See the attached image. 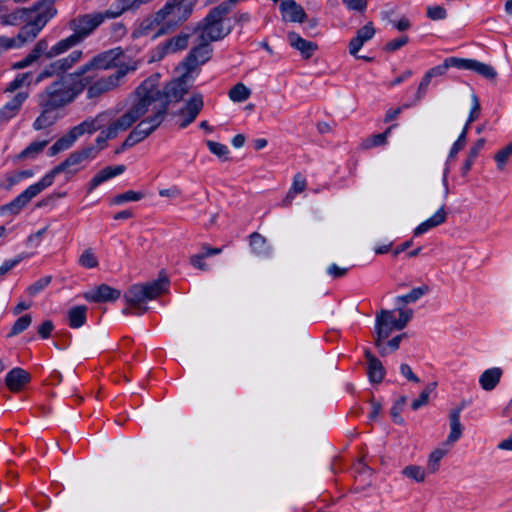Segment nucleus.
Masks as SVG:
<instances>
[{
	"mask_svg": "<svg viewBox=\"0 0 512 512\" xmlns=\"http://www.w3.org/2000/svg\"><path fill=\"white\" fill-rule=\"evenodd\" d=\"M394 126L388 127L383 133L372 135L366 138L361 146L363 149H371L372 147L384 145Z\"/></svg>",
	"mask_w": 512,
	"mask_h": 512,
	"instance_id": "40",
	"label": "nucleus"
},
{
	"mask_svg": "<svg viewBox=\"0 0 512 512\" xmlns=\"http://www.w3.org/2000/svg\"><path fill=\"white\" fill-rule=\"evenodd\" d=\"M413 316L411 309H399L398 329H404Z\"/></svg>",
	"mask_w": 512,
	"mask_h": 512,
	"instance_id": "64",
	"label": "nucleus"
},
{
	"mask_svg": "<svg viewBox=\"0 0 512 512\" xmlns=\"http://www.w3.org/2000/svg\"><path fill=\"white\" fill-rule=\"evenodd\" d=\"M407 43H408V37L401 36L398 39H394V40L386 43L385 50L389 51V52H394V51L400 49L401 47H403L404 45H406Z\"/></svg>",
	"mask_w": 512,
	"mask_h": 512,
	"instance_id": "60",
	"label": "nucleus"
},
{
	"mask_svg": "<svg viewBox=\"0 0 512 512\" xmlns=\"http://www.w3.org/2000/svg\"><path fill=\"white\" fill-rule=\"evenodd\" d=\"M76 138L69 130L65 135H63L61 138H59L49 149H48V156L53 157L57 155L58 153L68 150L73 146V144L76 142Z\"/></svg>",
	"mask_w": 512,
	"mask_h": 512,
	"instance_id": "35",
	"label": "nucleus"
},
{
	"mask_svg": "<svg viewBox=\"0 0 512 512\" xmlns=\"http://www.w3.org/2000/svg\"><path fill=\"white\" fill-rule=\"evenodd\" d=\"M447 219V213L444 206H441L430 218L419 224L413 231L414 236H420L430 229L440 226Z\"/></svg>",
	"mask_w": 512,
	"mask_h": 512,
	"instance_id": "28",
	"label": "nucleus"
},
{
	"mask_svg": "<svg viewBox=\"0 0 512 512\" xmlns=\"http://www.w3.org/2000/svg\"><path fill=\"white\" fill-rule=\"evenodd\" d=\"M76 71L60 76L38 95V105L60 109L71 103L80 94L86 83V78L78 80Z\"/></svg>",
	"mask_w": 512,
	"mask_h": 512,
	"instance_id": "3",
	"label": "nucleus"
},
{
	"mask_svg": "<svg viewBox=\"0 0 512 512\" xmlns=\"http://www.w3.org/2000/svg\"><path fill=\"white\" fill-rule=\"evenodd\" d=\"M29 381L30 374L22 368H13L5 378V383L12 392L20 391Z\"/></svg>",
	"mask_w": 512,
	"mask_h": 512,
	"instance_id": "25",
	"label": "nucleus"
},
{
	"mask_svg": "<svg viewBox=\"0 0 512 512\" xmlns=\"http://www.w3.org/2000/svg\"><path fill=\"white\" fill-rule=\"evenodd\" d=\"M144 197L142 192H135L133 190H128L122 194L115 196L113 199L114 204H122L129 201H139Z\"/></svg>",
	"mask_w": 512,
	"mask_h": 512,
	"instance_id": "50",
	"label": "nucleus"
},
{
	"mask_svg": "<svg viewBox=\"0 0 512 512\" xmlns=\"http://www.w3.org/2000/svg\"><path fill=\"white\" fill-rule=\"evenodd\" d=\"M375 35V28L371 22L360 28L356 36L349 43V52L356 56L361 47Z\"/></svg>",
	"mask_w": 512,
	"mask_h": 512,
	"instance_id": "24",
	"label": "nucleus"
},
{
	"mask_svg": "<svg viewBox=\"0 0 512 512\" xmlns=\"http://www.w3.org/2000/svg\"><path fill=\"white\" fill-rule=\"evenodd\" d=\"M78 151L83 156L85 161H89L96 158V156L99 153V148H97L94 145H89L81 149H78Z\"/></svg>",
	"mask_w": 512,
	"mask_h": 512,
	"instance_id": "61",
	"label": "nucleus"
},
{
	"mask_svg": "<svg viewBox=\"0 0 512 512\" xmlns=\"http://www.w3.org/2000/svg\"><path fill=\"white\" fill-rule=\"evenodd\" d=\"M54 330V324L51 320H45L39 327H38V334L41 338L47 339L50 337L52 331Z\"/></svg>",
	"mask_w": 512,
	"mask_h": 512,
	"instance_id": "63",
	"label": "nucleus"
},
{
	"mask_svg": "<svg viewBox=\"0 0 512 512\" xmlns=\"http://www.w3.org/2000/svg\"><path fill=\"white\" fill-rule=\"evenodd\" d=\"M55 1L56 0H40L32 8L22 9L21 17L26 20H32L38 27L43 29L47 22L57 13Z\"/></svg>",
	"mask_w": 512,
	"mask_h": 512,
	"instance_id": "13",
	"label": "nucleus"
},
{
	"mask_svg": "<svg viewBox=\"0 0 512 512\" xmlns=\"http://www.w3.org/2000/svg\"><path fill=\"white\" fill-rule=\"evenodd\" d=\"M307 187V181L301 173H296L293 177V182L290 189L296 194L302 193Z\"/></svg>",
	"mask_w": 512,
	"mask_h": 512,
	"instance_id": "55",
	"label": "nucleus"
},
{
	"mask_svg": "<svg viewBox=\"0 0 512 512\" xmlns=\"http://www.w3.org/2000/svg\"><path fill=\"white\" fill-rule=\"evenodd\" d=\"M168 287L169 279L166 276L160 277L151 282L131 286L124 295L129 307L125 308L123 313L131 314V309L140 310L137 313L138 315L146 312L147 307H142V304L165 293L168 290Z\"/></svg>",
	"mask_w": 512,
	"mask_h": 512,
	"instance_id": "4",
	"label": "nucleus"
},
{
	"mask_svg": "<svg viewBox=\"0 0 512 512\" xmlns=\"http://www.w3.org/2000/svg\"><path fill=\"white\" fill-rule=\"evenodd\" d=\"M250 246L254 253L257 255H268L270 253V246L268 245L267 239L259 234L253 232L250 236Z\"/></svg>",
	"mask_w": 512,
	"mask_h": 512,
	"instance_id": "39",
	"label": "nucleus"
},
{
	"mask_svg": "<svg viewBox=\"0 0 512 512\" xmlns=\"http://www.w3.org/2000/svg\"><path fill=\"white\" fill-rule=\"evenodd\" d=\"M51 276H45L43 278L38 279L32 285L27 288V293L30 296H35L40 293L44 288H46L51 282Z\"/></svg>",
	"mask_w": 512,
	"mask_h": 512,
	"instance_id": "52",
	"label": "nucleus"
},
{
	"mask_svg": "<svg viewBox=\"0 0 512 512\" xmlns=\"http://www.w3.org/2000/svg\"><path fill=\"white\" fill-rule=\"evenodd\" d=\"M28 92H18L9 102L0 109V123H5L14 118L20 111L24 102L28 99Z\"/></svg>",
	"mask_w": 512,
	"mask_h": 512,
	"instance_id": "22",
	"label": "nucleus"
},
{
	"mask_svg": "<svg viewBox=\"0 0 512 512\" xmlns=\"http://www.w3.org/2000/svg\"><path fill=\"white\" fill-rule=\"evenodd\" d=\"M40 108L41 113L33 123V128L35 130L46 129L55 124L56 121L60 118V115L57 112L58 109L46 106H40Z\"/></svg>",
	"mask_w": 512,
	"mask_h": 512,
	"instance_id": "30",
	"label": "nucleus"
},
{
	"mask_svg": "<svg viewBox=\"0 0 512 512\" xmlns=\"http://www.w3.org/2000/svg\"><path fill=\"white\" fill-rule=\"evenodd\" d=\"M32 317L29 314L23 315L16 320L8 336H15L25 331L31 324Z\"/></svg>",
	"mask_w": 512,
	"mask_h": 512,
	"instance_id": "48",
	"label": "nucleus"
},
{
	"mask_svg": "<svg viewBox=\"0 0 512 512\" xmlns=\"http://www.w3.org/2000/svg\"><path fill=\"white\" fill-rule=\"evenodd\" d=\"M129 10L132 9L128 0H115L109 9L99 12L102 14L104 21H106L116 19Z\"/></svg>",
	"mask_w": 512,
	"mask_h": 512,
	"instance_id": "34",
	"label": "nucleus"
},
{
	"mask_svg": "<svg viewBox=\"0 0 512 512\" xmlns=\"http://www.w3.org/2000/svg\"><path fill=\"white\" fill-rule=\"evenodd\" d=\"M349 10L362 12L367 8V0H342Z\"/></svg>",
	"mask_w": 512,
	"mask_h": 512,
	"instance_id": "62",
	"label": "nucleus"
},
{
	"mask_svg": "<svg viewBox=\"0 0 512 512\" xmlns=\"http://www.w3.org/2000/svg\"><path fill=\"white\" fill-rule=\"evenodd\" d=\"M196 3L197 0H167L161 9L142 22L141 27L143 30L158 27L156 36L165 34L187 21Z\"/></svg>",
	"mask_w": 512,
	"mask_h": 512,
	"instance_id": "2",
	"label": "nucleus"
},
{
	"mask_svg": "<svg viewBox=\"0 0 512 512\" xmlns=\"http://www.w3.org/2000/svg\"><path fill=\"white\" fill-rule=\"evenodd\" d=\"M512 155V142L499 150L495 156L494 159L497 164V168L502 171L507 164L510 156Z\"/></svg>",
	"mask_w": 512,
	"mask_h": 512,
	"instance_id": "47",
	"label": "nucleus"
},
{
	"mask_svg": "<svg viewBox=\"0 0 512 512\" xmlns=\"http://www.w3.org/2000/svg\"><path fill=\"white\" fill-rule=\"evenodd\" d=\"M41 30L42 28L38 27L32 20H27V24L20 29L17 36L13 37V40L17 44L16 48L33 41Z\"/></svg>",
	"mask_w": 512,
	"mask_h": 512,
	"instance_id": "31",
	"label": "nucleus"
},
{
	"mask_svg": "<svg viewBox=\"0 0 512 512\" xmlns=\"http://www.w3.org/2000/svg\"><path fill=\"white\" fill-rule=\"evenodd\" d=\"M123 56L121 48H114L93 56L88 62L76 70V76L82 77L91 70H110L121 66L120 58Z\"/></svg>",
	"mask_w": 512,
	"mask_h": 512,
	"instance_id": "10",
	"label": "nucleus"
},
{
	"mask_svg": "<svg viewBox=\"0 0 512 512\" xmlns=\"http://www.w3.org/2000/svg\"><path fill=\"white\" fill-rule=\"evenodd\" d=\"M427 16L432 20H441L446 17V10L442 6L428 7Z\"/></svg>",
	"mask_w": 512,
	"mask_h": 512,
	"instance_id": "59",
	"label": "nucleus"
},
{
	"mask_svg": "<svg viewBox=\"0 0 512 512\" xmlns=\"http://www.w3.org/2000/svg\"><path fill=\"white\" fill-rule=\"evenodd\" d=\"M449 68L455 67L458 69L463 70H472V63L474 59H463V58H457V57H449L446 58Z\"/></svg>",
	"mask_w": 512,
	"mask_h": 512,
	"instance_id": "54",
	"label": "nucleus"
},
{
	"mask_svg": "<svg viewBox=\"0 0 512 512\" xmlns=\"http://www.w3.org/2000/svg\"><path fill=\"white\" fill-rule=\"evenodd\" d=\"M203 105V96L201 94H194L178 113L181 118L179 127L183 129L194 122L202 110Z\"/></svg>",
	"mask_w": 512,
	"mask_h": 512,
	"instance_id": "18",
	"label": "nucleus"
},
{
	"mask_svg": "<svg viewBox=\"0 0 512 512\" xmlns=\"http://www.w3.org/2000/svg\"><path fill=\"white\" fill-rule=\"evenodd\" d=\"M437 382H431L425 386L423 391L421 392L419 398L415 399L411 403V408L413 410H418L422 406L426 405L429 402L430 394L436 389Z\"/></svg>",
	"mask_w": 512,
	"mask_h": 512,
	"instance_id": "44",
	"label": "nucleus"
},
{
	"mask_svg": "<svg viewBox=\"0 0 512 512\" xmlns=\"http://www.w3.org/2000/svg\"><path fill=\"white\" fill-rule=\"evenodd\" d=\"M280 10L283 15V19L290 21V22H303L307 15L299 4H297L295 1H283L280 4Z\"/></svg>",
	"mask_w": 512,
	"mask_h": 512,
	"instance_id": "27",
	"label": "nucleus"
},
{
	"mask_svg": "<svg viewBox=\"0 0 512 512\" xmlns=\"http://www.w3.org/2000/svg\"><path fill=\"white\" fill-rule=\"evenodd\" d=\"M229 98L233 102H243L251 95V90L243 83H237L229 90Z\"/></svg>",
	"mask_w": 512,
	"mask_h": 512,
	"instance_id": "43",
	"label": "nucleus"
},
{
	"mask_svg": "<svg viewBox=\"0 0 512 512\" xmlns=\"http://www.w3.org/2000/svg\"><path fill=\"white\" fill-rule=\"evenodd\" d=\"M138 69V61H132L128 64H122L118 69L107 76H103L93 82L87 88V98L94 99L110 91L121 87L126 75Z\"/></svg>",
	"mask_w": 512,
	"mask_h": 512,
	"instance_id": "8",
	"label": "nucleus"
},
{
	"mask_svg": "<svg viewBox=\"0 0 512 512\" xmlns=\"http://www.w3.org/2000/svg\"><path fill=\"white\" fill-rule=\"evenodd\" d=\"M78 262L82 267L88 269L96 268L98 266V259L91 248L83 251Z\"/></svg>",
	"mask_w": 512,
	"mask_h": 512,
	"instance_id": "46",
	"label": "nucleus"
},
{
	"mask_svg": "<svg viewBox=\"0 0 512 512\" xmlns=\"http://www.w3.org/2000/svg\"><path fill=\"white\" fill-rule=\"evenodd\" d=\"M461 408H454L449 413L450 433L443 443L444 447L452 448L462 437L464 427L460 422Z\"/></svg>",
	"mask_w": 512,
	"mask_h": 512,
	"instance_id": "21",
	"label": "nucleus"
},
{
	"mask_svg": "<svg viewBox=\"0 0 512 512\" xmlns=\"http://www.w3.org/2000/svg\"><path fill=\"white\" fill-rule=\"evenodd\" d=\"M87 306L79 305L72 307L68 310V324L71 328L77 329L82 327L86 323Z\"/></svg>",
	"mask_w": 512,
	"mask_h": 512,
	"instance_id": "33",
	"label": "nucleus"
},
{
	"mask_svg": "<svg viewBox=\"0 0 512 512\" xmlns=\"http://www.w3.org/2000/svg\"><path fill=\"white\" fill-rule=\"evenodd\" d=\"M429 292V287L427 285H422L417 288H413L408 294L398 296L396 301L403 304L413 303L420 299L423 295Z\"/></svg>",
	"mask_w": 512,
	"mask_h": 512,
	"instance_id": "42",
	"label": "nucleus"
},
{
	"mask_svg": "<svg viewBox=\"0 0 512 512\" xmlns=\"http://www.w3.org/2000/svg\"><path fill=\"white\" fill-rule=\"evenodd\" d=\"M45 188H47V186L44 184L42 179L39 182L30 185L26 190H24L10 203L2 205L0 207V216L6 214H18L22 210V208H24L31 201L32 198L37 196Z\"/></svg>",
	"mask_w": 512,
	"mask_h": 512,
	"instance_id": "14",
	"label": "nucleus"
},
{
	"mask_svg": "<svg viewBox=\"0 0 512 512\" xmlns=\"http://www.w3.org/2000/svg\"><path fill=\"white\" fill-rule=\"evenodd\" d=\"M402 475L417 482L422 483L426 479V471L418 465H408L402 470Z\"/></svg>",
	"mask_w": 512,
	"mask_h": 512,
	"instance_id": "41",
	"label": "nucleus"
},
{
	"mask_svg": "<svg viewBox=\"0 0 512 512\" xmlns=\"http://www.w3.org/2000/svg\"><path fill=\"white\" fill-rule=\"evenodd\" d=\"M83 162H85L83 156L78 150H76L72 152L62 163L55 166L50 172L42 177V181L47 187H49L52 185L55 177L60 173L65 172L68 175H75L80 170V168L76 167L80 166Z\"/></svg>",
	"mask_w": 512,
	"mask_h": 512,
	"instance_id": "15",
	"label": "nucleus"
},
{
	"mask_svg": "<svg viewBox=\"0 0 512 512\" xmlns=\"http://www.w3.org/2000/svg\"><path fill=\"white\" fill-rule=\"evenodd\" d=\"M190 35L187 33H180L179 35L171 38L163 45L165 53H175L187 48Z\"/></svg>",
	"mask_w": 512,
	"mask_h": 512,
	"instance_id": "36",
	"label": "nucleus"
},
{
	"mask_svg": "<svg viewBox=\"0 0 512 512\" xmlns=\"http://www.w3.org/2000/svg\"><path fill=\"white\" fill-rule=\"evenodd\" d=\"M226 16L223 9L217 6L212 8L194 28L196 38L202 43H211L226 37L231 31L230 28L224 26L223 20Z\"/></svg>",
	"mask_w": 512,
	"mask_h": 512,
	"instance_id": "6",
	"label": "nucleus"
},
{
	"mask_svg": "<svg viewBox=\"0 0 512 512\" xmlns=\"http://www.w3.org/2000/svg\"><path fill=\"white\" fill-rule=\"evenodd\" d=\"M83 57L82 50H74L66 57L57 59L47 65L37 76L36 83L55 75H66L65 73L77 64Z\"/></svg>",
	"mask_w": 512,
	"mask_h": 512,
	"instance_id": "12",
	"label": "nucleus"
},
{
	"mask_svg": "<svg viewBox=\"0 0 512 512\" xmlns=\"http://www.w3.org/2000/svg\"><path fill=\"white\" fill-rule=\"evenodd\" d=\"M126 167L124 165L117 166H107L99 171L89 182L88 184V193L92 192L96 187H98L103 182L122 174L125 171Z\"/></svg>",
	"mask_w": 512,
	"mask_h": 512,
	"instance_id": "26",
	"label": "nucleus"
},
{
	"mask_svg": "<svg viewBox=\"0 0 512 512\" xmlns=\"http://www.w3.org/2000/svg\"><path fill=\"white\" fill-rule=\"evenodd\" d=\"M432 77L429 76V74L425 73L423 76L421 82L419 83L416 95H415V103L422 100V98L425 96L428 86L431 82Z\"/></svg>",
	"mask_w": 512,
	"mask_h": 512,
	"instance_id": "56",
	"label": "nucleus"
},
{
	"mask_svg": "<svg viewBox=\"0 0 512 512\" xmlns=\"http://www.w3.org/2000/svg\"><path fill=\"white\" fill-rule=\"evenodd\" d=\"M407 401V398L405 396L399 397V399L394 403L390 410L391 417L393 421L397 424L403 423V418L401 417V412L403 410V407Z\"/></svg>",
	"mask_w": 512,
	"mask_h": 512,
	"instance_id": "51",
	"label": "nucleus"
},
{
	"mask_svg": "<svg viewBox=\"0 0 512 512\" xmlns=\"http://www.w3.org/2000/svg\"><path fill=\"white\" fill-rule=\"evenodd\" d=\"M287 37L289 44L298 50L305 59H309L318 49V45L315 42L305 40L295 32H289Z\"/></svg>",
	"mask_w": 512,
	"mask_h": 512,
	"instance_id": "23",
	"label": "nucleus"
},
{
	"mask_svg": "<svg viewBox=\"0 0 512 512\" xmlns=\"http://www.w3.org/2000/svg\"><path fill=\"white\" fill-rule=\"evenodd\" d=\"M104 22L102 14L98 11L79 14L70 19L68 28L72 31V34L64 38L69 49L90 37Z\"/></svg>",
	"mask_w": 512,
	"mask_h": 512,
	"instance_id": "7",
	"label": "nucleus"
},
{
	"mask_svg": "<svg viewBox=\"0 0 512 512\" xmlns=\"http://www.w3.org/2000/svg\"><path fill=\"white\" fill-rule=\"evenodd\" d=\"M502 374H503V371L499 367H493V368L487 369L481 374V376L479 378V384L481 385V387L484 390L491 391L500 382Z\"/></svg>",
	"mask_w": 512,
	"mask_h": 512,
	"instance_id": "32",
	"label": "nucleus"
},
{
	"mask_svg": "<svg viewBox=\"0 0 512 512\" xmlns=\"http://www.w3.org/2000/svg\"><path fill=\"white\" fill-rule=\"evenodd\" d=\"M196 46L189 52L184 61L181 63L182 67L191 73L195 68L207 62L212 53V49L209 47L210 43H202L198 38L195 39Z\"/></svg>",
	"mask_w": 512,
	"mask_h": 512,
	"instance_id": "16",
	"label": "nucleus"
},
{
	"mask_svg": "<svg viewBox=\"0 0 512 512\" xmlns=\"http://www.w3.org/2000/svg\"><path fill=\"white\" fill-rule=\"evenodd\" d=\"M120 296L121 292L119 290L106 284H101L95 289L84 293L83 295L87 301L94 303L113 302L119 299Z\"/></svg>",
	"mask_w": 512,
	"mask_h": 512,
	"instance_id": "20",
	"label": "nucleus"
},
{
	"mask_svg": "<svg viewBox=\"0 0 512 512\" xmlns=\"http://www.w3.org/2000/svg\"><path fill=\"white\" fill-rule=\"evenodd\" d=\"M205 255L203 253L194 254L190 257L189 262L190 264L202 271H207L209 269V266L204 262Z\"/></svg>",
	"mask_w": 512,
	"mask_h": 512,
	"instance_id": "58",
	"label": "nucleus"
},
{
	"mask_svg": "<svg viewBox=\"0 0 512 512\" xmlns=\"http://www.w3.org/2000/svg\"><path fill=\"white\" fill-rule=\"evenodd\" d=\"M109 114L107 112H103L98 114L94 118H89L81 122L80 124L74 126L70 129L71 133L74 135L76 139L81 137L84 134H92L97 130L102 129L105 126L106 121L108 120Z\"/></svg>",
	"mask_w": 512,
	"mask_h": 512,
	"instance_id": "19",
	"label": "nucleus"
},
{
	"mask_svg": "<svg viewBox=\"0 0 512 512\" xmlns=\"http://www.w3.org/2000/svg\"><path fill=\"white\" fill-rule=\"evenodd\" d=\"M471 71H475L479 75H481L487 79H490V80L495 79L497 76V72L492 66L482 63L477 60L473 61Z\"/></svg>",
	"mask_w": 512,
	"mask_h": 512,
	"instance_id": "45",
	"label": "nucleus"
},
{
	"mask_svg": "<svg viewBox=\"0 0 512 512\" xmlns=\"http://www.w3.org/2000/svg\"><path fill=\"white\" fill-rule=\"evenodd\" d=\"M207 146L211 153L218 156L221 159H227V155L229 153L228 147L224 144H221L219 142L207 141Z\"/></svg>",
	"mask_w": 512,
	"mask_h": 512,
	"instance_id": "53",
	"label": "nucleus"
},
{
	"mask_svg": "<svg viewBox=\"0 0 512 512\" xmlns=\"http://www.w3.org/2000/svg\"><path fill=\"white\" fill-rule=\"evenodd\" d=\"M450 451V448L444 447L443 443H441V446L434 449L428 457L427 461V470L434 474L439 470L440 467V461L443 459L444 456L448 454Z\"/></svg>",
	"mask_w": 512,
	"mask_h": 512,
	"instance_id": "37",
	"label": "nucleus"
},
{
	"mask_svg": "<svg viewBox=\"0 0 512 512\" xmlns=\"http://www.w3.org/2000/svg\"><path fill=\"white\" fill-rule=\"evenodd\" d=\"M155 75L158 76L157 87L161 93V96L158 100L150 105V107H152L151 114H153L155 110L163 104H166L168 108L170 102H178L189 91L188 78L190 73H188L187 70H185V72L178 79L168 83L163 92L159 87L160 75L157 73Z\"/></svg>",
	"mask_w": 512,
	"mask_h": 512,
	"instance_id": "9",
	"label": "nucleus"
},
{
	"mask_svg": "<svg viewBox=\"0 0 512 512\" xmlns=\"http://www.w3.org/2000/svg\"><path fill=\"white\" fill-rule=\"evenodd\" d=\"M49 140L34 141L17 155L18 160L35 159L48 145Z\"/></svg>",
	"mask_w": 512,
	"mask_h": 512,
	"instance_id": "38",
	"label": "nucleus"
},
{
	"mask_svg": "<svg viewBox=\"0 0 512 512\" xmlns=\"http://www.w3.org/2000/svg\"><path fill=\"white\" fill-rule=\"evenodd\" d=\"M69 49L65 39L59 40L53 46L49 47L48 41L46 39H40L30 52V54L34 57L35 60H38L40 57L44 56L47 59H53L58 57L59 55L64 54Z\"/></svg>",
	"mask_w": 512,
	"mask_h": 512,
	"instance_id": "17",
	"label": "nucleus"
},
{
	"mask_svg": "<svg viewBox=\"0 0 512 512\" xmlns=\"http://www.w3.org/2000/svg\"><path fill=\"white\" fill-rule=\"evenodd\" d=\"M166 117V104L157 108L153 114H150L145 118L142 117L141 121L131 130L123 143L115 150V154H120L126 149H129L148 138L161 126Z\"/></svg>",
	"mask_w": 512,
	"mask_h": 512,
	"instance_id": "5",
	"label": "nucleus"
},
{
	"mask_svg": "<svg viewBox=\"0 0 512 512\" xmlns=\"http://www.w3.org/2000/svg\"><path fill=\"white\" fill-rule=\"evenodd\" d=\"M394 330H399L398 319L394 317L393 311L382 309L376 314L375 321V331L377 335L375 345L379 349L381 356L387 355L384 340H386Z\"/></svg>",
	"mask_w": 512,
	"mask_h": 512,
	"instance_id": "11",
	"label": "nucleus"
},
{
	"mask_svg": "<svg viewBox=\"0 0 512 512\" xmlns=\"http://www.w3.org/2000/svg\"><path fill=\"white\" fill-rule=\"evenodd\" d=\"M480 103L478 97L473 94L472 95V107L468 116V124H472L474 121H476L480 116Z\"/></svg>",
	"mask_w": 512,
	"mask_h": 512,
	"instance_id": "57",
	"label": "nucleus"
},
{
	"mask_svg": "<svg viewBox=\"0 0 512 512\" xmlns=\"http://www.w3.org/2000/svg\"><path fill=\"white\" fill-rule=\"evenodd\" d=\"M30 76H31V73H29V72L17 75L15 77V79L8 84V86L5 88L4 92L12 93V92L18 90L19 88H21L22 86H24L25 84L29 85L28 79L30 78Z\"/></svg>",
	"mask_w": 512,
	"mask_h": 512,
	"instance_id": "49",
	"label": "nucleus"
},
{
	"mask_svg": "<svg viewBox=\"0 0 512 512\" xmlns=\"http://www.w3.org/2000/svg\"><path fill=\"white\" fill-rule=\"evenodd\" d=\"M158 76L151 75L145 79L129 95L127 110L112 121L106 130L96 138V146L99 152L107 147L108 140L114 139L120 132L127 131L149 111L150 105L158 100L161 93L157 87Z\"/></svg>",
	"mask_w": 512,
	"mask_h": 512,
	"instance_id": "1",
	"label": "nucleus"
},
{
	"mask_svg": "<svg viewBox=\"0 0 512 512\" xmlns=\"http://www.w3.org/2000/svg\"><path fill=\"white\" fill-rule=\"evenodd\" d=\"M365 358L368 362L367 374L372 383H380L385 376V368L381 361L376 358L370 350L365 351Z\"/></svg>",
	"mask_w": 512,
	"mask_h": 512,
	"instance_id": "29",
	"label": "nucleus"
}]
</instances>
